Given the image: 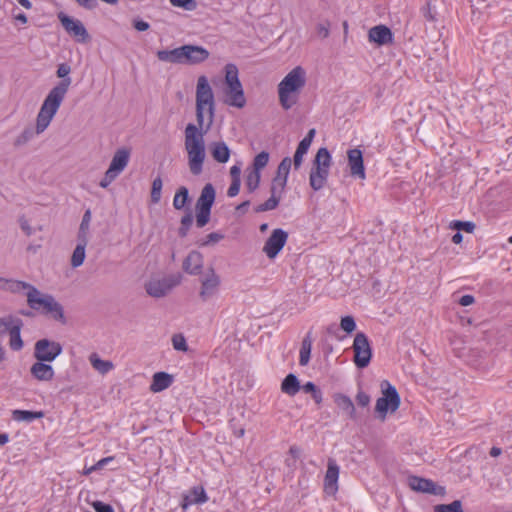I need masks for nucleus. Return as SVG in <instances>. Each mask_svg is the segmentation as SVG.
I'll use <instances>...</instances> for the list:
<instances>
[{
  "label": "nucleus",
  "instance_id": "nucleus-12",
  "mask_svg": "<svg viewBox=\"0 0 512 512\" xmlns=\"http://www.w3.org/2000/svg\"><path fill=\"white\" fill-rule=\"evenodd\" d=\"M287 239L288 233L286 231L280 228L274 229L266 240L262 251L269 259H274L285 246Z\"/></svg>",
  "mask_w": 512,
  "mask_h": 512
},
{
  "label": "nucleus",
  "instance_id": "nucleus-45",
  "mask_svg": "<svg viewBox=\"0 0 512 512\" xmlns=\"http://www.w3.org/2000/svg\"><path fill=\"white\" fill-rule=\"evenodd\" d=\"M260 172L251 170L246 176V186L250 192L258 188L260 183Z\"/></svg>",
  "mask_w": 512,
  "mask_h": 512
},
{
  "label": "nucleus",
  "instance_id": "nucleus-3",
  "mask_svg": "<svg viewBox=\"0 0 512 512\" xmlns=\"http://www.w3.org/2000/svg\"><path fill=\"white\" fill-rule=\"evenodd\" d=\"M305 84L306 72L300 66L293 68L283 78L278 84V97L283 109L288 110L298 102L299 94Z\"/></svg>",
  "mask_w": 512,
  "mask_h": 512
},
{
  "label": "nucleus",
  "instance_id": "nucleus-23",
  "mask_svg": "<svg viewBox=\"0 0 512 512\" xmlns=\"http://www.w3.org/2000/svg\"><path fill=\"white\" fill-rule=\"evenodd\" d=\"M210 152L213 159L219 163H226L230 158V149L223 141L211 143Z\"/></svg>",
  "mask_w": 512,
  "mask_h": 512
},
{
  "label": "nucleus",
  "instance_id": "nucleus-8",
  "mask_svg": "<svg viewBox=\"0 0 512 512\" xmlns=\"http://www.w3.org/2000/svg\"><path fill=\"white\" fill-rule=\"evenodd\" d=\"M200 289L199 298L206 302L215 297L220 290L221 277L216 273L214 268H209L199 279Z\"/></svg>",
  "mask_w": 512,
  "mask_h": 512
},
{
  "label": "nucleus",
  "instance_id": "nucleus-37",
  "mask_svg": "<svg viewBox=\"0 0 512 512\" xmlns=\"http://www.w3.org/2000/svg\"><path fill=\"white\" fill-rule=\"evenodd\" d=\"M91 211L90 209H87L83 215L79 232H78V240H86L88 241V234H89V228H90V222H91Z\"/></svg>",
  "mask_w": 512,
  "mask_h": 512
},
{
  "label": "nucleus",
  "instance_id": "nucleus-41",
  "mask_svg": "<svg viewBox=\"0 0 512 512\" xmlns=\"http://www.w3.org/2000/svg\"><path fill=\"white\" fill-rule=\"evenodd\" d=\"M286 184L287 180L282 179L280 177H274L272 179L270 193L281 198L285 190Z\"/></svg>",
  "mask_w": 512,
  "mask_h": 512
},
{
  "label": "nucleus",
  "instance_id": "nucleus-29",
  "mask_svg": "<svg viewBox=\"0 0 512 512\" xmlns=\"http://www.w3.org/2000/svg\"><path fill=\"white\" fill-rule=\"evenodd\" d=\"M160 61L183 64L182 46L173 50H160L157 52Z\"/></svg>",
  "mask_w": 512,
  "mask_h": 512
},
{
  "label": "nucleus",
  "instance_id": "nucleus-60",
  "mask_svg": "<svg viewBox=\"0 0 512 512\" xmlns=\"http://www.w3.org/2000/svg\"><path fill=\"white\" fill-rule=\"evenodd\" d=\"M356 401H357L358 405H360L362 407H366L370 403V397L368 394L361 391L357 394Z\"/></svg>",
  "mask_w": 512,
  "mask_h": 512
},
{
  "label": "nucleus",
  "instance_id": "nucleus-47",
  "mask_svg": "<svg viewBox=\"0 0 512 512\" xmlns=\"http://www.w3.org/2000/svg\"><path fill=\"white\" fill-rule=\"evenodd\" d=\"M301 389H303V391L306 393H311L312 398L317 404H320L322 402V393L314 383L307 382L306 384L301 386Z\"/></svg>",
  "mask_w": 512,
  "mask_h": 512
},
{
  "label": "nucleus",
  "instance_id": "nucleus-4",
  "mask_svg": "<svg viewBox=\"0 0 512 512\" xmlns=\"http://www.w3.org/2000/svg\"><path fill=\"white\" fill-rule=\"evenodd\" d=\"M28 306L36 311L50 315L54 320L65 323L62 305L51 294L42 293L36 287L26 293Z\"/></svg>",
  "mask_w": 512,
  "mask_h": 512
},
{
  "label": "nucleus",
  "instance_id": "nucleus-26",
  "mask_svg": "<svg viewBox=\"0 0 512 512\" xmlns=\"http://www.w3.org/2000/svg\"><path fill=\"white\" fill-rule=\"evenodd\" d=\"M215 201V189L212 184H206L196 202V208H209L211 209Z\"/></svg>",
  "mask_w": 512,
  "mask_h": 512
},
{
  "label": "nucleus",
  "instance_id": "nucleus-38",
  "mask_svg": "<svg viewBox=\"0 0 512 512\" xmlns=\"http://www.w3.org/2000/svg\"><path fill=\"white\" fill-rule=\"evenodd\" d=\"M34 287L35 286L31 285L30 283L10 279L7 286V291L11 293H20L24 290H26L27 292H31V289H33Z\"/></svg>",
  "mask_w": 512,
  "mask_h": 512
},
{
  "label": "nucleus",
  "instance_id": "nucleus-10",
  "mask_svg": "<svg viewBox=\"0 0 512 512\" xmlns=\"http://www.w3.org/2000/svg\"><path fill=\"white\" fill-rule=\"evenodd\" d=\"M62 353V346L59 342L46 338L38 340L34 345L33 356L38 361L52 362Z\"/></svg>",
  "mask_w": 512,
  "mask_h": 512
},
{
  "label": "nucleus",
  "instance_id": "nucleus-55",
  "mask_svg": "<svg viewBox=\"0 0 512 512\" xmlns=\"http://www.w3.org/2000/svg\"><path fill=\"white\" fill-rule=\"evenodd\" d=\"M316 32L320 38H322V39L327 38L330 34V22L325 21V22L317 24Z\"/></svg>",
  "mask_w": 512,
  "mask_h": 512
},
{
  "label": "nucleus",
  "instance_id": "nucleus-52",
  "mask_svg": "<svg viewBox=\"0 0 512 512\" xmlns=\"http://www.w3.org/2000/svg\"><path fill=\"white\" fill-rule=\"evenodd\" d=\"M192 222H193V216L191 213H188L182 217L181 226L178 231L179 235L181 237H185L187 235V232H188L190 226L192 225Z\"/></svg>",
  "mask_w": 512,
  "mask_h": 512
},
{
  "label": "nucleus",
  "instance_id": "nucleus-18",
  "mask_svg": "<svg viewBox=\"0 0 512 512\" xmlns=\"http://www.w3.org/2000/svg\"><path fill=\"white\" fill-rule=\"evenodd\" d=\"M30 373L36 380L44 382L51 381L55 375L54 369L50 364L38 360L32 364Z\"/></svg>",
  "mask_w": 512,
  "mask_h": 512
},
{
  "label": "nucleus",
  "instance_id": "nucleus-15",
  "mask_svg": "<svg viewBox=\"0 0 512 512\" xmlns=\"http://www.w3.org/2000/svg\"><path fill=\"white\" fill-rule=\"evenodd\" d=\"M339 466L334 459H329L324 478V490L327 494L334 495L338 490Z\"/></svg>",
  "mask_w": 512,
  "mask_h": 512
},
{
  "label": "nucleus",
  "instance_id": "nucleus-39",
  "mask_svg": "<svg viewBox=\"0 0 512 512\" xmlns=\"http://www.w3.org/2000/svg\"><path fill=\"white\" fill-rule=\"evenodd\" d=\"M162 187H163L162 179L160 176H157L153 180L152 187H151L150 198H151V202L153 204H157L160 202L161 196H162Z\"/></svg>",
  "mask_w": 512,
  "mask_h": 512
},
{
  "label": "nucleus",
  "instance_id": "nucleus-20",
  "mask_svg": "<svg viewBox=\"0 0 512 512\" xmlns=\"http://www.w3.org/2000/svg\"><path fill=\"white\" fill-rule=\"evenodd\" d=\"M129 158V150L125 148L118 149L111 160L108 170L118 176L128 165Z\"/></svg>",
  "mask_w": 512,
  "mask_h": 512
},
{
  "label": "nucleus",
  "instance_id": "nucleus-53",
  "mask_svg": "<svg viewBox=\"0 0 512 512\" xmlns=\"http://www.w3.org/2000/svg\"><path fill=\"white\" fill-rule=\"evenodd\" d=\"M34 133H36V130L35 131H32L31 129H25L16 139H15V146H21V145H24L26 144L28 141H30L33 136H34Z\"/></svg>",
  "mask_w": 512,
  "mask_h": 512
},
{
  "label": "nucleus",
  "instance_id": "nucleus-51",
  "mask_svg": "<svg viewBox=\"0 0 512 512\" xmlns=\"http://www.w3.org/2000/svg\"><path fill=\"white\" fill-rule=\"evenodd\" d=\"M175 7H180L186 11H193L197 8L196 0H169Z\"/></svg>",
  "mask_w": 512,
  "mask_h": 512
},
{
  "label": "nucleus",
  "instance_id": "nucleus-61",
  "mask_svg": "<svg viewBox=\"0 0 512 512\" xmlns=\"http://www.w3.org/2000/svg\"><path fill=\"white\" fill-rule=\"evenodd\" d=\"M241 181H232L230 187L228 188L227 195L229 197H234L239 193Z\"/></svg>",
  "mask_w": 512,
  "mask_h": 512
},
{
  "label": "nucleus",
  "instance_id": "nucleus-21",
  "mask_svg": "<svg viewBox=\"0 0 512 512\" xmlns=\"http://www.w3.org/2000/svg\"><path fill=\"white\" fill-rule=\"evenodd\" d=\"M328 175V168H321L319 166L312 165L309 175V183L312 189L315 191L322 189L327 182Z\"/></svg>",
  "mask_w": 512,
  "mask_h": 512
},
{
  "label": "nucleus",
  "instance_id": "nucleus-35",
  "mask_svg": "<svg viewBox=\"0 0 512 512\" xmlns=\"http://www.w3.org/2000/svg\"><path fill=\"white\" fill-rule=\"evenodd\" d=\"M23 325V321L20 318L12 315L4 316L0 318V335L4 333H10L14 326Z\"/></svg>",
  "mask_w": 512,
  "mask_h": 512
},
{
  "label": "nucleus",
  "instance_id": "nucleus-48",
  "mask_svg": "<svg viewBox=\"0 0 512 512\" xmlns=\"http://www.w3.org/2000/svg\"><path fill=\"white\" fill-rule=\"evenodd\" d=\"M315 133H316L315 129H310L308 131L307 135L298 144L297 149L306 154L309 147L311 146V143L313 141Z\"/></svg>",
  "mask_w": 512,
  "mask_h": 512
},
{
  "label": "nucleus",
  "instance_id": "nucleus-57",
  "mask_svg": "<svg viewBox=\"0 0 512 512\" xmlns=\"http://www.w3.org/2000/svg\"><path fill=\"white\" fill-rule=\"evenodd\" d=\"M92 506L96 512H114V509L111 505L105 504L101 501L93 502Z\"/></svg>",
  "mask_w": 512,
  "mask_h": 512
},
{
  "label": "nucleus",
  "instance_id": "nucleus-34",
  "mask_svg": "<svg viewBox=\"0 0 512 512\" xmlns=\"http://www.w3.org/2000/svg\"><path fill=\"white\" fill-rule=\"evenodd\" d=\"M23 325H18L13 327V330L9 333V346L13 351H20L23 346V340L21 338L20 332Z\"/></svg>",
  "mask_w": 512,
  "mask_h": 512
},
{
  "label": "nucleus",
  "instance_id": "nucleus-62",
  "mask_svg": "<svg viewBox=\"0 0 512 512\" xmlns=\"http://www.w3.org/2000/svg\"><path fill=\"white\" fill-rule=\"evenodd\" d=\"M77 4L85 9L92 10L98 5L96 0H75Z\"/></svg>",
  "mask_w": 512,
  "mask_h": 512
},
{
  "label": "nucleus",
  "instance_id": "nucleus-17",
  "mask_svg": "<svg viewBox=\"0 0 512 512\" xmlns=\"http://www.w3.org/2000/svg\"><path fill=\"white\" fill-rule=\"evenodd\" d=\"M368 38L370 42H375L380 46L391 44L393 42V34L385 25L372 27L368 32Z\"/></svg>",
  "mask_w": 512,
  "mask_h": 512
},
{
  "label": "nucleus",
  "instance_id": "nucleus-22",
  "mask_svg": "<svg viewBox=\"0 0 512 512\" xmlns=\"http://www.w3.org/2000/svg\"><path fill=\"white\" fill-rule=\"evenodd\" d=\"M208 500V497L205 493L203 487L198 486L194 487L190 490L189 494L186 495L183 499L182 508L186 509L189 505L192 504H202Z\"/></svg>",
  "mask_w": 512,
  "mask_h": 512
},
{
  "label": "nucleus",
  "instance_id": "nucleus-59",
  "mask_svg": "<svg viewBox=\"0 0 512 512\" xmlns=\"http://www.w3.org/2000/svg\"><path fill=\"white\" fill-rule=\"evenodd\" d=\"M19 223H20V228L21 230L27 235V236H31L33 233H34V229L31 227V225L29 224L28 220L25 219V218H21L19 220Z\"/></svg>",
  "mask_w": 512,
  "mask_h": 512
},
{
  "label": "nucleus",
  "instance_id": "nucleus-63",
  "mask_svg": "<svg viewBox=\"0 0 512 512\" xmlns=\"http://www.w3.org/2000/svg\"><path fill=\"white\" fill-rule=\"evenodd\" d=\"M304 155H305L304 152H301L298 149H296V152L294 154L293 161H292L295 169L300 168V166L303 162Z\"/></svg>",
  "mask_w": 512,
  "mask_h": 512
},
{
  "label": "nucleus",
  "instance_id": "nucleus-28",
  "mask_svg": "<svg viewBox=\"0 0 512 512\" xmlns=\"http://www.w3.org/2000/svg\"><path fill=\"white\" fill-rule=\"evenodd\" d=\"M89 362L91 366L102 375H105L114 369V364L112 361L102 360L97 353L90 354Z\"/></svg>",
  "mask_w": 512,
  "mask_h": 512
},
{
  "label": "nucleus",
  "instance_id": "nucleus-49",
  "mask_svg": "<svg viewBox=\"0 0 512 512\" xmlns=\"http://www.w3.org/2000/svg\"><path fill=\"white\" fill-rule=\"evenodd\" d=\"M340 327L343 331L351 334L356 329V323L352 316H344L340 320Z\"/></svg>",
  "mask_w": 512,
  "mask_h": 512
},
{
  "label": "nucleus",
  "instance_id": "nucleus-42",
  "mask_svg": "<svg viewBox=\"0 0 512 512\" xmlns=\"http://www.w3.org/2000/svg\"><path fill=\"white\" fill-rule=\"evenodd\" d=\"M291 165H292V160L290 157L283 158L282 161L280 162V164L278 165L275 177H280L282 179L287 180Z\"/></svg>",
  "mask_w": 512,
  "mask_h": 512
},
{
  "label": "nucleus",
  "instance_id": "nucleus-58",
  "mask_svg": "<svg viewBox=\"0 0 512 512\" xmlns=\"http://www.w3.org/2000/svg\"><path fill=\"white\" fill-rule=\"evenodd\" d=\"M224 236L217 232H212L206 236V240L204 241L203 245H208L210 243H217L220 240H222Z\"/></svg>",
  "mask_w": 512,
  "mask_h": 512
},
{
  "label": "nucleus",
  "instance_id": "nucleus-50",
  "mask_svg": "<svg viewBox=\"0 0 512 512\" xmlns=\"http://www.w3.org/2000/svg\"><path fill=\"white\" fill-rule=\"evenodd\" d=\"M450 227L458 231L463 230L467 233H472L475 229V224L470 221H453Z\"/></svg>",
  "mask_w": 512,
  "mask_h": 512
},
{
  "label": "nucleus",
  "instance_id": "nucleus-25",
  "mask_svg": "<svg viewBox=\"0 0 512 512\" xmlns=\"http://www.w3.org/2000/svg\"><path fill=\"white\" fill-rule=\"evenodd\" d=\"M333 401L343 412H345L349 418L355 419L356 411L352 400L345 394L335 393L333 395Z\"/></svg>",
  "mask_w": 512,
  "mask_h": 512
},
{
  "label": "nucleus",
  "instance_id": "nucleus-30",
  "mask_svg": "<svg viewBox=\"0 0 512 512\" xmlns=\"http://www.w3.org/2000/svg\"><path fill=\"white\" fill-rule=\"evenodd\" d=\"M88 241L86 240H78V244L75 247L72 256H71V266L73 268H77L84 263L86 253L85 248L87 246Z\"/></svg>",
  "mask_w": 512,
  "mask_h": 512
},
{
  "label": "nucleus",
  "instance_id": "nucleus-27",
  "mask_svg": "<svg viewBox=\"0 0 512 512\" xmlns=\"http://www.w3.org/2000/svg\"><path fill=\"white\" fill-rule=\"evenodd\" d=\"M301 389L300 382L294 374H288L281 383V391L289 396H295Z\"/></svg>",
  "mask_w": 512,
  "mask_h": 512
},
{
  "label": "nucleus",
  "instance_id": "nucleus-44",
  "mask_svg": "<svg viewBox=\"0 0 512 512\" xmlns=\"http://www.w3.org/2000/svg\"><path fill=\"white\" fill-rule=\"evenodd\" d=\"M269 162V153L266 151L260 152L258 155L255 156L253 160V169L255 171L260 172L263 168L267 166Z\"/></svg>",
  "mask_w": 512,
  "mask_h": 512
},
{
  "label": "nucleus",
  "instance_id": "nucleus-13",
  "mask_svg": "<svg viewBox=\"0 0 512 512\" xmlns=\"http://www.w3.org/2000/svg\"><path fill=\"white\" fill-rule=\"evenodd\" d=\"M408 486L416 492L427 493L431 495L445 494V488L437 485L434 481L418 476L408 477Z\"/></svg>",
  "mask_w": 512,
  "mask_h": 512
},
{
  "label": "nucleus",
  "instance_id": "nucleus-31",
  "mask_svg": "<svg viewBox=\"0 0 512 512\" xmlns=\"http://www.w3.org/2000/svg\"><path fill=\"white\" fill-rule=\"evenodd\" d=\"M44 417L42 411H27V410H14L12 412V418L15 421L31 422L35 419H41Z\"/></svg>",
  "mask_w": 512,
  "mask_h": 512
},
{
  "label": "nucleus",
  "instance_id": "nucleus-36",
  "mask_svg": "<svg viewBox=\"0 0 512 512\" xmlns=\"http://www.w3.org/2000/svg\"><path fill=\"white\" fill-rule=\"evenodd\" d=\"M189 200V192L185 186H181L174 195L173 198V207L176 210H181L185 207L187 201Z\"/></svg>",
  "mask_w": 512,
  "mask_h": 512
},
{
  "label": "nucleus",
  "instance_id": "nucleus-24",
  "mask_svg": "<svg viewBox=\"0 0 512 512\" xmlns=\"http://www.w3.org/2000/svg\"><path fill=\"white\" fill-rule=\"evenodd\" d=\"M173 382L172 375L166 372H157L153 375L150 390L154 393L167 389Z\"/></svg>",
  "mask_w": 512,
  "mask_h": 512
},
{
  "label": "nucleus",
  "instance_id": "nucleus-1",
  "mask_svg": "<svg viewBox=\"0 0 512 512\" xmlns=\"http://www.w3.org/2000/svg\"><path fill=\"white\" fill-rule=\"evenodd\" d=\"M215 115V101L206 76H200L196 86L197 125L189 123L184 130V148L191 174L198 176L203 171L206 159L204 135L210 129Z\"/></svg>",
  "mask_w": 512,
  "mask_h": 512
},
{
  "label": "nucleus",
  "instance_id": "nucleus-32",
  "mask_svg": "<svg viewBox=\"0 0 512 512\" xmlns=\"http://www.w3.org/2000/svg\"><path fill=\"white\" fill-rule=\"evenodd\" d=\"M312 349V339L311 333H307V335L303 338L301 349H300V357L299 363L301 366H306L310 360V354Z\"/></svg>",
  "mask_w": 512,
  "mask_h": 512
},
{
  "label": "nucleus",
  "instance_id": "nucleus-7",
  "mask_svg": "<svg viewBox=\"0 0 512 512\" xmlns=\"http://www.w3.org/2000/svg\"><path fill=\"white\" fill-rule=\"evenodd\" d=\"M182 281L180 274L169 275L163 278H152L145 283L146 293L153 298H162L178 286Z\"/></svg>",
  "mask_w": 512,
  "mask_h": 512
},
{
  "label": "nucleus",
  "instance_id": "nucleus-54",
  "mask_svg": "<svg viewBox=\"0 0 512 512\" xmlns=\"http://www.w3.org/2000/svg\"><path fill=\"white\" fill-rule=\"evenodd\" d=\"M172 344L175 350L184 352L188 350L186 339L181 334H176L172 337Z\"/></svg>",
  "mask_w": 512,
  "mask_h": 512
},
{
  "label": "nucleus",
  "instance_id": "nucleus-5",
  "mask_svg": "<svg viewBox=\"0 0 512 512\" xmlns=\"http://www.w3.org/2000/svg\"><path fill=\"white\" fill-rule=\"evenodd\" d=\"M238 68L235 64H227L225 66V104L243 108L246 105V98L242 84L238 77Z\"/></svg>",
  "mask_w": 512,
  "mask_h": 512
},
{
  "label": "nucleus",
  "instance_id": "nucleus-43",
  "mask_svg": "<svg viewBox=\"0 0 512 512\" xmlns=\"http://www.w3.org/2000/svg\"><path fill=\"white\" fill-rule=\"evenodd\" d=\"M280 200H281L280 197H277V196L271 194V196L268 200H266L264 203L258 205L255 208V211L256 212H265V211L274 210L279 205Z\"/></svg>",
  "mask_w": 512,
  "mask_h": 512
},
{
  "label": "nucleus",
  "instance_id": "nucleus-56",
  "mask_svg": "<svg viewBox=\"0 0 512 512\" xmlns=\"http://www.w3.org/2000/svg\"><path fill=\"white\" fill-rule=\"evenodd\" d=\"M116 178H117V175L107 169V171L105 172V175L102 178V180L100 181L99 185L102 188H107Z\"/></svg>",
  "mask_w": 512,
  "mask_h": 512
},
{
  "label": "nucleus",
  "instance_id": "nucleus-33",
  "mask_svg": "<svg viewBox=\"0 0 512 512\" xmlns=\"http://www.w3.org/2000/svg\"><path fill=\"white\" fill-rule=\"evenodd\" d=\"M331 163H332V157H331V154L328 151V149L325 147L319 148L315 155L312 165L329 169L331 166Z\"/></svg>",
  "mask_w": 512,
  "mask_h": 512
},
{
  "label": "nucleus",
  "instance_id": "nucleus-9",
  "mask_svg": "<svg viewBox=\"0 0 512 512\" xmlns=\"http://www.w3.org/2000/svg\"><path fill=\"white\" fill-rule=\"evenodd\" d=\"M354 351V363L358 368H365L372 358V349L368 337L363 332H358L352 345Z\"/></svg>",
  "mask_w": 512,
  "mask_h": 512
},
{
  "label": "nucleus",
  "instance_id": "nucleus-46",
  "mask_svg": "<svg viewBox=\"0 0 512 512\" xmlns=\"http://www.w3.org/2000/svg\"><path fill=\"white\" fill-rule=\"evenodd\" d=\"M211 209L196 208V224L199 228L204 227L210 219Z\"/></svg>",
  "mask_w": 512,
  "mask_h": 512
},
{
  "label": "nucleus",
  "instance_id": "nucleus-2",
  "mask_svg": "<svg viewBox=\"0 0 512 512\" xmlns=\"http://www.w3.org/2000/svg\"><path fill=\"white\" fill-rule=\"evenodd\" d=\"M71 68L68 64L62 63L58 66L56 75L63 80L53 87L44 99L36 117V133L42 134L50 125L57 111L59 110L68 89L71 85V78L68 75Z\"/></svg>",
  "mask_w": 512,
  "mask_h": 512
},
{
  "label": "nucleus",
  "instance_id": "nucleus-11",
  "mask_svg": "<svg viewBox=\"0 0 512 512\" xmlns=\"http://www.w3.org/2000/svg\"><path fill=\"white\" fill-rule=\"evenodd\" d=\"M58 19L65 31L77 42L87 43L90 40L89 33L80 20L67 16L63 12L58 14Z\"/></svg>",
  "mask_w": 512,
  "mask_h": 512
},
{
  "label": "nucleus",
  "instance_id": "nucleus-6",
  "mask_svg": "<svg viewBox=\"0 0 512 512\" xmlns=\"http://www.w3.org/2000/svg\"><path fill=\"white\" fill-rule=\"evenodd\" d=\"M381 388L383 395L377 399L375 410L380 414V418L384 420L389 410L393 413L399 408L400 397L396 388L386 380L381 383Z\"/></svg>",
  "mask_w": 512,
  "mask_h": 512
},
{
  "label": "nucleus",
  "instance_id": "nucleus-64",
  "mask_svg": "<svg viewBox=\"0 0 512 512\" xmlns=\"http://www.w3.org/2000/svg\"><path fill=\"white\" fill-rule=\"evenodd\" d=\"M133 27L137 30V31H146L150 28V25L148 22L146 21H143V20H134L133 21Z\"/></svg>",
  "mask_w": 512,
  "mask_h": 512
},
{
  "label": "nucleus",
  "instance_id": "nucleus-14",
  "mask_svg": "<svg viewBox=\"0 0 512 512\" xmlns=\"http://www.w3.org/2000/svg\"><path fill=\"white\" fill-rule=\"evenodd\" d=\"M209 51L201 46L183 45L182 59L183 64L195 65L204 62L209 58Z\"/></svg>",
  "mask_w": 512,
  "mask_h": 512
},
{
  "label": "nucleus",
  "instance_id": "nucleus-19",
  "mask_svg": "<svg viewBox=\"0 0 512 512\" xmlns=\"http://www.w3.org/2000/svg\"><path fill=\"white\" fill-rule=\"evenodd\" d=\"M183 270L190 275L200 274L203 268V256L198 251H191L183 261Z\"/></svg>",
  "mask_w": 512,
  "mask_h": 512
},
{
  "label": "nucleus",
  "instance_id": "nucleus-40",
  "mask_svg": "<svg viewBox=\"0 0 512 512\" xmlns=\"http://www.w3.org/2000/svg\"><path fill=\"white\" fill-rule=\"evenodd\" d=\"M434 512H464L462 503L455 500L450 504H439L434 507Z\"/></svg>",
  "mask_w": 512,
  "mask_h": 512
},
{
  "label": "nucleus",
  "instance_id": "nucleus-16",
  "mask_svg": "<svg viewBox=\"0 0 512 512\" xmlns=\"http://www.w3.org/2000/svg\"><path fill=\"white\" fill-rule=\"evenodd\" d=\"M347 156L351 176L365 179L366 175L361 150L351 149L347 152Z\"/></svg>",
  "mask_w": 512,
  "mask_h": 512
}]
</instances>
